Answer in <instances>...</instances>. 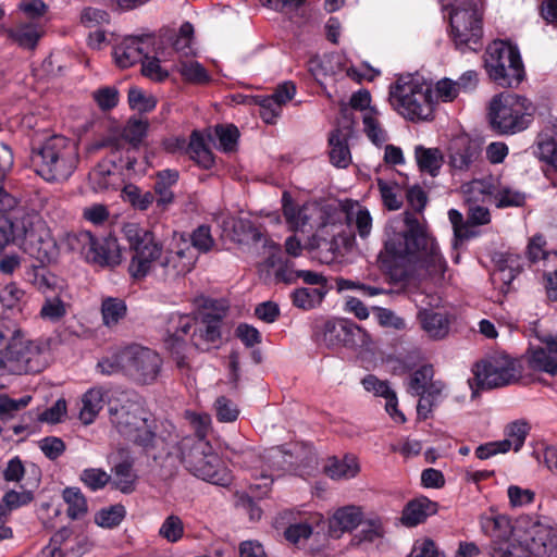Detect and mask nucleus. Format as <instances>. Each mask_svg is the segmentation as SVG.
<instances>
[{
	"mask_svg": "<svg viewBox=\"0 0 557 557\" xmlns=\"http://www.w3.org/2000/svg\"><path fill=\"white\" fill-rule=\"evenodd\" d=\"M123 234L129 245L132 258L128 265L129 275L143 280L153 275L158 281L172 283L189 273L197 260L198 252L206 253L214 246L210 227L198 226L190 235V245L183 242L174 250L163 256V246L156 235L137 223H126Z\"/></svg>",
	"mask_w": 557,
	"mask_h": 557,
	"instance_id": "f257e3e1",
	"label": "nucleus"
},
{
	"mask_svg": "<svg viewBox=\"0 0 557 557\" xmlns=\"http://www.w3.org/2000/svg\"><path fill=\"white\" fill-rule=\"evenodd\" d=\"M399 222H391L385 230L386 240L384 252L379 260L382 265L388 268L387 257L394 259H418L430 269L432 273L443 274L446 270V261L433 236L428 232L425 223L411 212L403 213V226Z\"/></svg>",
	"mask_w": 557,
	"mask_h": 557,
	"instance_id": "f03ea898",
	"label": "nucleus"
},
{
	"mask_svg": "<svg viewBox=\"0 0 557 557\" xmlns=\"http://www.w3.org/2000/svg\"><path fill=\"white\" fill-rule=\"evenodd\" d=\"M108 412L110 423L125 440L145 450L154 447V420L136 394L124 393L115 400L109 401Z\"/></svg>",
	"mask_w": 557,
	"mask_h": 557,
	"instance_id": "7ed1b4c3",
	"label": "nucleus"
},
{
	"mask_svg": "<svg viewBox=\"0 0 557 557\" xmlns=\"http://www.w3.org/2000/svg\"><path fill=\"white\" fill-rule=\"evenodd\" d=\"M5 347L4 364L15 374L38 373L48 364V346L41 341L27 339L10 320L0 319V349Z\"/></svg>",
	"mask_w": 557,
	"mask_h": 557,
	"instance_id": "20e7f679",
	"label": "nucleus"
},
{
	"mask_svg": "<svg viewBox=\"0 0 557 557\" xmlns=\"http://www.w3.org/2000/svg\"><path fill=\"white\" fill-rule=\"evenodd\" d=\"M176 447L182 463L193 475L220 486L231 484L230 471L206 438L185 436Z\"/></svg>",
	"mask_w": 557,
	"mask_h": 557,
	"instance_id": "39448f33",
	"label": "nucleus"
},
{
	"mask_svg": "<svg viewBox=\"0 0 557 557\" xmlns=\"http://www.w3.org/2000/svg\"><path fill=\"white\" fill-rule=\"evenodd\" d=\"M33 152L37 174L49 182L67 180L78 163L76 144L59 135L48 138Z\"/></svg>",
	"mask_w": 557,
	"mask_h": 557,
	"instance_id": "423d86ee",
	"label": "nucleus"
},
{
	"mask_svg": "<svg viewBox=\"0 0 557 557\" xmlns=\"http://www.w3.org/2000/svg\"><path fill=\"white\" fill-rule=\"evenodd\" d=\"M389 102L400 115L409 121H428L433 117L432 89L412 76L399 77L391 86Z\"/></svg>",
	"mask_w": 557,
	"mask_h": 557,
	"instance_id": "0eeeda50",
	"label": "nucleus"
},
{
	"mask_svg": "<svg viewBox=\"0 0 557 557\" xmlns=\"http://www.w3.org/2000/svg\"><path fill=\"white\" fill-rule=\"evenodd\" d=\"M484 69L495 84L503 88L518 87L525 77L519 49L505 40H494L484 52Z\"/></svg>",
	"mask_w": 557,
	"mask_h": 557,
	"instance_id": "6e6552de",
	"label": "nucleus"
},
{
	"mask_svg": "<svg viewBox=\"0 0 557 557\" xmlns=\"http://www.w3.org/2000/svg\"><path fill=\"white\" fill-rule=\"evenodd\" d=\"M532 102L523 96L500 92L488 106L492 128L500 135H512L528 128L533 114Z\"/></svg>",
	"mask_w": 557,
	"mask_h": 557,
	"instance_id": "1a4fd4ad",
	"label": "nucleus"
},
{
	"mask_svg": "<svg viewBox=\"0 0 557 557\" xmlns=\"http://www.w3.org/2000/svg\"><path fill=\"white\" fill-rule=\"evenodd\" d=\"M16 230L17 244L25 253L41 265L57 260L59 256L57 242L46 222L37 213L23 211Z\"/></svg>",
	"mask_w": 557,
	"mask_h": 557,
	"instance_id": "9d476101",
	"label": "nucleus"
},
{
	"mask_svg": "<svg viewBox=\"0 0 557 557\" xmlns=\"http://www.w3.org/2000/svg\"><path fill=\"white\" fill-rule=\"evenodd\" d=\"M449 21L453 40L457 49L476 51L481 47L482 20L474 3L467 1L462 7H454Z\"/></svg>",
	"mask_w": 557,
	"mask_h": 557,
	"instance_id": "9b49d317",
	"label": "nucleus"
},
{
	"mask_svg": "<svg viewBox=\"0 0 557 557\" xmlns=\"http://www.w3.org/2000/svg\"><path fill=\"white\" fill-rule=\"evenodd\" d=\"M521 379L518 362L507 355H494L476 363L474 380L481 388H497Z\"/></svg>",
	"mask_w": 557,
	"mask_h": 557,
	"instance_id": "f8f14e48",
	"label": "nucleus"
},
{
	"mask_svg": "<svg viewBox=\"0 0 557 557\" xmlns=\"http://www.w3.org/2000/svg\"><path fill=\"white\" fill-rule=\"evenodd\" d=\"M117 366L140 383L153 382L161 368L160 356L146 347L129 346L117 352Z\"/></svg>",
	"mask_w": 557,
	"mask_h": 557,
	"instance_id": "ddd939ff",
	"label": "nucleus"
},
{
	"mask_svg": "<svg viewBox=\"0 0 557 557\" xmlns=\"http://www.w3.org/2000/svg\"><path fill=\"white\" fill-rule=\"evenodd\" d=\"M322 343L331 349L338 347L358 348L371 343L364 329L352 321L338 319L326 321L323 325Z\"/></svg>",
	"mask_w": 557,
	"mask_h": 557,
	"instance_id": "4468645a",
	"label": "nucleus"
},
{
	"mask_svg": "<svg viewBox=\"0 0 557 557\" xmlns=\"http://www.w3.org/2000/svg\"><path fill=\"white\" fill-rule=\"evenodd\" d=\"M75 238L88 261L102 267H115L121 263L122 252L115 237L98 238L89 231H82Z\"/></svg>",
	"mask_w": 557,
	"mask_h": 557,
	"instance_id": "2eb2a0df",
	"label": "nucleus"
},
{
	"mask_svg": "<svg viewBox=\"0 0 557 557\" xmlns=\"http://www.w3.org/2000/svg\"><path fill=\"white\" fill-rule=\"evenodd\" d=\"M518 530L525 535L533 555L557 557V528L529 516L518 520Z\"/></svg>",
	"mask_w": 557,
	"mask_h": 557,
	"instance_id": "dca6fc26",
	"label": "nucleus"
},
{
	"mask_svg": "<svg viewBox=\"0 0 557 557\" xmlns=\"http://www.w3.org/2000/svg\"><path fill=\"white\" fill-rule=\"evenodd\" d=\"M196 318L190 314L173 312L169 315L166 323L168 336L164 339L166 348L171 351L176 366L183 369L187 366L184 349L186 347L185 336L194 330Z\"/></svg>",
	"mask_w": 557,
	"mask_h": 557,
	"instance_id": "f3484780",
	"label": "nucleus"
},
{
	"mask_svg": "<svg viewBox=\"0 0 557 557\" xmlns=\"http://www.w3.org/2000/svg\"><path fill=\"white\" fill-rule=\"evenodd\" d=\"M222 319V314L213 312H205L200 319L196 318L190 341L197 349L208 350L210 345L220 341Z\"/></svg>",
	"mask_w": 557,
	"mask_h": 557,
	"instance_id": "a211bd4d",
	"label": "nucleus"
},
{
	"mask_svg": "<svg viewBox=\"0 0 557 557\" xmlns=\"http://www.w3.org/2000/svg\"><path fill=\"white\" fill-rule=\"evenodd\" d=\"M234 232L244 235L240 242L263 243V247L269 249L270 256L265 260V264L270 268L275 267L280 261L281 246L274 240L267 237L265 233L251 221L240 219L234 224Z\"/></svg>",
	"mask_w": 557,
	"mask_h": 557,
	"instance_id": "6ab92c4d",
	"label": "nucleus"
},
{
	"mask_svg": "<svg viewBox=\"0 0 557 557\" xmlns=\"http://www.w3.org/2000/svg\"><path fill=\"white\" fill-rule=\"evenodd\" d=\"M528 364L534 371L557 376V337H550L543 346L528 350Z\"/></svg>",
	"mask_w": 557,
	"mask_h": 557,
	"instance_id": "aec40b11",
	"label": "nucleus"
},
{
	"mask_svg": "<svg viewBox=\"0 0 557 557\" xmlns=\"http://www.w3.org/2000/svg\"><path fill=\"white\" fill-rule=\"evenodd\" d=\"M149 39L144 37H127L113 50V57L117 66L129 67L143 61L148 53Z\"/></svg>",
	"mask_w": 557,
	"mask_h": 557,
	"instance_id": "412c9836",
	"label": "nucleus"
},
{
	"mask_svg": "<svg viewBox=\"0 0 557 557\" xmlns=\"http://www.w3.org/2000/svg\"><path fill=\"white\" fill-rule=\"evenodd\" d=\"M480 523L482 531L492 539V552L494 546H502L517 533H522L518 525L513 528L510 519L504 515L482 516Z\"/></svg>",
	"mask_w": 557,
	"mask_h": 557,
	"instance_id": "4be33fe9",
	"label": "nucleus"
},
{
	"mask_svg": "<svg viewBox=\"0 0 557 557\" xmlns=\"http://www.w3.org/2000/svg\"><path fill=\"white\" fill-rule=\"evenodd\" d=\"M418 320L421 329L434 341L443 339L449 334L451 320L445 311L421 308L418 312Z\"/></svg>",
	"mask_w": 557,
	"mask_h": 557,
	"instance_id": "5701e85b",
	"label": "nucleus"
},
{
	"mask_svg": "<svg viewBox=\"0 0 557 557\" xmlns=\"http://www.w3.org/2000/svg\"><path fill=\"white\" fill-rule=\"evenodd\" d=\"M363 521L362 509L355 505L338 508L329 520V531L333 537H341L345 532H351Z\"/></svg>",
	"mask_w": 557,
	"mask_h": 557,
	"instance_id": "b1692460",
	"label": "nucleus"
},
{
	"mask_svg": "<svg viewBox=\"0 0 557 557\" xmlns=\"http://www.w3.org/2000/svg\"><path fill=\"white\" fill-rule=\"evenodd\" d=\"M479 157V147L468 138H458L450 146L449 163L455 170L468 171Z\"/></svg>",
	"mask_w": 557,
	"mask_h": 557,
	"instance_id": "393cba45",
	"label": "nucleus"
},
{
	"mask_svg": "<svg viewBox=\"0 0 557 557\" xmlns=\"http://www.w3.org/2000/svg\"><path fill=\"white\" fill-rule=\"evenodd\" d=\"M178 172L176 170H162L156 175L154 182V201L157 207L164 210L174 201L172 186L178 181Z\"/></svg>",
	"mask_w": 557,
	"mask_h": 557,
	"instance_id": "a878e982",
	"label": "nucleus"
},
{
	"mask_svg": "<svg viewBox=\"0 0 557 557\" xmlns=\"http://www.w3.org/2000/svg\"><path fill=\"white\" fill-rule=\"evenodd\" d=\"M437 504L426 497L416 498L409 502L401 515V523L406 527H416L422 523L429 516L436 513Z\"/></svg>",
	"mask_w": 557,
	"mask_h": 557,
	"instance_id": "bb28decb",
	"label": "nucleus"
},
{
	"mask_svg": "<svg viewBox=\"0 0 557 557\" xmlns=\"http://www.w3.org/2000/svg\"><path fill=\"white\" fill-rule=\"evenodd\" d=\"M106 391L102 387H91L83 394L79 408V420L88 425L92 423L103 408Z\"/></svg>",
	"mask_w": 557,
	"mask_h": 557,
	"instance_id": "cd10ccee",
	"label": "nucleus"
},
{
	"mask_svg": "<svg viewBox=\"0 0 557 557\" xmlns=\"http://www.w3.org/2000/svg\"><path fill=\"white\" fill-rule=\"evenodd\" d=\"M134 460L125 457L122 461L115 463L112 468V485L124 494H131L136 488L137 474L134 469Z\"/></svg>",
	"mask_w": 557,
	"mask_h": 557,
	"instance_id": "c85d7f7f",
	"label": "nucleus"
},
{
	"mask_svg": "<svg viewBox=\"0 0 557 557\" xmlns=\"http://www.w3.org/2000/svg\"><path fill=\"white\" fill-rule=\"evenodd\" d=\"M8 37L16 45L25 49L36 47L42 35L41 26L38 22L20 23L7 30Z\"/></svg>",
	"mask_w": 557,
	"mask_h": 557,
	"instance_id": "c756f323",
	"label": "nucleus"
},
{
	"mask_svg": "<svg viewBox=\"0 0 557 557\" xmlns=\"http://www.w3.org/2000/svg\"><path fill=\"white\" fill-rule=\"evenodd\" d=\"M414 157L419 170L431 176H436L443 165L444 157L438 148H425L417 146L414 148Z\"/></svg>",
	"mask_w": 557,
	"mask_h": 557,
	"instance_id": "7c9ffc66",
	"label": "nucleus"
},
{
	"mask_svg": "<svg viewBox=\"0 0 557 557\" xmlns=\"http://www.w3.org/2000/svg\"><path fill=\"white\" fill-rule=\"evenodd\" d=\"M359 470V463L354 456H345L343 459L331 458L324 467L325 473L334 480L355 478Z\"/></svg>",
	"mask_w": 557,
	"mask_h": 557,
	"instance_id": "2f4dec72",
	"label": "nucleus"
},
{
	"mask_svg": "<svg viewBox=\"0 0 557 557\" xmlns=\"http://www.w3.org/2000/svg\"><path fill=\"white\" fill-rule=\"evenodd\" d=\"M330 160L337 168L345 169L351 162V154L345 136L339 129L332 132L330 136Z\"/></svg>",
	"mask_w": 557,
	"mask_h": 557,
	"instance_id": "473e14b6",
	"label": "nucleus"
},
{
	"mask_svg": "<svg viewBox=\"0 0 557 557\" xmlns=\"http://www.w3.org/2000/svg\"><path fill=\"white\" fill-rule=\"evenodd\" d=\"M533 552L529 542H525V535L518 533L505 542L502 546H494L492 557H531Z\"/></svg>",
	"mask_w": 557,
	"mask_h": 557,
	"instance_id": "72a5a7b5",
	"label": "nucleus"
},
{
	"mask_svg": "<svg viewBox=\"0 0 557 557\" xmlns=\"http://www.w3.org/2000/svg\"><path fill=\"white\" fill-rule=\"evenodd\" d=\"M187 153L203 169H210L214 163L211 150L207 147L202 135L197 131H194L190 135Z\"/></svg>",
	"mask_w": 557,
	"mask_h": 557,
	"instance_id": "f704fd0d",
	"label": "nucleus"
},
{
	"mask_svg": "<svg viewBox=\"0 0 557 557\" xmlns=\"http://www.w3.org/2000/svg\"><path fill=\"white\" fill-rule=\"evenodd\" d=\"M112 168H114L113 164L101 162L89 173V183L95 191H106L114 187L117 174L112 171Z\"/></svg>",
	"mask_w": 557,
	"mask_h": 557,
	"instance_id": "c9c22d12",
	"label": "nucleus"
},
{
	"mask_svg": "<svg viewBox=\"0 0 557 557\" xmlns=\"http://www.w3.org/2000/svg\"><path fill=\"white\" fill-rule=\"evenodd\" d=\"M327 293L326 287H302L292 294L294 306L309 310L320 305Z\"/></svg>",
	"mask_w": 557,
	"mask_h": 557,
	"instance_id": "e433bc0d",
	"label": "nucleus"
},
{
	"mask_svg": "<svg viewBox=\"0 0 557 557\" xmlns=\"http://www.w3.org/2000/svg\"><path fill=\"white\" fill-rule=\"evenodd\" d=\"M127 307L123 299L107 297L101 304L103 324L108 327L115 326L126 315Z\"/></svg>",
	"mask_w": 557,
	"mask_h": 557,
	"instance_id": "4c0bfd02",
	"label": "nucleus"
},
{
	"mask_svg": "<svg viewBox=\"0 0 557 557\" xmlns=\"http://www.w3.org/2000/svg\"><path fill=\"white\" fill-rule=\"evenodd\" d=\"M177 72L181 74L184 81L202 85L210 82V75L207 70L197 61L194 60H181L175 65Z\"/></svg>",
	"mask_w": 557,
	"mask_h": 557,
	"instance_id": "58836bf2",
	"label": "nucleus"
},
{
	"mask_svg": "<svg viewBox=\"0 0 557 557\" xmlns=\"http://www.w3.org/2000/svg\"><path fill=\"white\" fill-rule=\"evenodd\" d=\"M362 123L363 132L374 145L381 146L387 140V133L381 125L376 109H369L363 112Z\"/></svg>",
	"mask_w": 557,
	"mask_h": 557,
	"instance_id": "ea45409f",
	"label": "nucleus"
},
{
	"mask_svg": "<svg viewBox=\"0 0 557 557\" xmlns=\"http://www.w3.org/2000/svg\"><path fill=\"white\" fill-rule=\"evenodd\" d=\"M307 207L296 206L287 193L283 195V214L292 230L302 228L310 220Z\"/></svg>",
	"mask_w": 557,
	"mask_h": 557,
	"instance_id": "a19ab883",
	"label": "nucleus"
},
{
	"mask_svg": "<svg viewBox=\"0 0 557 557\" xmlns=\"http://www.w3.org/2000/svg\"><path fill=\"white\" fill-rule=\"evenodd\" d=\"M434 376L433 367L424 364L417 369L409 377L407 383V391L411 395L423 396L430 381Z\"/></svg>",
	"mask_w": 557,
	"mask_h": 557,
	"instance_id": "79ce46f5",
	"label": "nucleus"
},
{
	"mask_svg": "<svg viewBox=\"0 0 557 557\" xmlns=\"http://www.w3.org/2000/svg\"><path fill=\"white\" fill-rule=\"evenodd\" d=\"M22 213L17 211L12 216L0 214V251L10 243H17L16 224L22 220Z\"/></svg>",
	"mask_w": 557,
	"mask_h": 557,
	"instance_id": "37998d69",
	"label": "nucleus"
},
{
	"mask_svg": "<svg viewBox=\"0 0 557 557\" xmlns=\"http://www.w3.org/2000/svg\"><path fill=\"white\" fill-rule=\"evenodd\" d=\"M185 533L183 520L177 515L168 516L159 528V536L164 539L168 543H177L181 541Z\"/></svg>",
	"mask_w": 557,
	"mask_h": 557,
	"instance_id": "c03bdc74",
	"label": "nucleus"
},
{
	"mask_svg": "<svg viewBox=\"0 0 557 557\" xmlns=\"http://www.w3.org/2000/svg\"><path fill=\"white\" fill-rule=\"evenodd\" d=\"M123 196L135 209L147 210L154 201L151 191H143L139 187L128 184L123 188Z\"/></svg>",
	"mask_w": 557,
	"mask_h": 557,
	"instance_id": "a18cd8bd",
	"label": "nucleus"
},
{
	"mask_svg": "<svg viewBox=\"0 0 557 557\" xmlns=\"http://www.w3.org/2000/svg\"><path fill=\"white\" fill-rule=\"evenodd\" d=\"M25 292L16 284L10 283L0 290V302L7 309L21 311L26 301Z\"/></svg>",
	"mask_w": 557,
	"mask_h": 557,
	"instance_id": "49530a36",
	"label": "nucleus"
},
{
	"mask_svg": "<svg viewBox=\"0 0 557 557\" xmlns=\"http://www.w3.org/2000/svg\"><path fill=\"white\" fill-rule=\"evenodd\" d=\"M63 498L67 504V515L76 519L87 511V503L82 492L76 487H67L63 492Z\"/></svg>",
	"mask_w": 557,
	"mask_h": 557,
	"instance_id": "de8ad7c7",
	"label": "nucleus"
},
{
	"mask_svg": "<svg viewBox=\"0 0 557 557\" xmlns=\"http://www.w3.org/2000/svg\"><path fill=\"white\" fill-rule=\"evenodd\" d=\"M127 100L129 107L138 112H150L157 104L153 96L144 92L138 87H131L128 89Z\"/></svg>",
	"mask_w": 557,
	"mask_h": 557,
	"instance_id": "09e8293b",
	"label": "nucleus"
},
{
	"mask_svg": "<svg viewBox=\"0 0 557 557\" xmlns=\"http://www.w3.org/2000/svg\"><path fill=\"white\" fill-rule=\"evenodd\" d=\"M126 510L123 505H113L97 512L95 520L103 528H114L124 519Z\"/></svg>",
	"mask_w": 557,
	"mask_h": 557,
	"instance_id": "8fccbe9b",
	"label": "nucleus"
},
{
	"mask_svg": "<svg viewBox=\"0 0 557 557\" xmlns=\"http://www.w3.org/2000/svg\"><path fill=\"white\" fill-rule=\"evenodd\" d=\"M363 522V528L361 531L355 536L358 543L362 542H374L383 537L384 528L383 522L379 517L369 518Z\"/></svg>",
	"mask_w": 557,
	"mask_h": 557,
	"instance_id": "3c124183",
	"label": "nucleus"
},
{
	"mask_svg": "<svg viewBox=\"0 0 557 557\" xmlns=\"http://www.w3.org/2000/svg\"><path fill=\"white\" fill-rule=\"evenodd\" d=\"M66 314L65 304L58 297H47L40 309V317L50 322H58Z\"/></svg>",
	"mask_w": 557,
	"mask_h": 557,
	"instance_id": "603ef678",
	"label": "nucleus"
},
{
	"mask_svg": "<svg viewBox=\"0 0 557 557\" xmlns=\"http://www.w3.org/2000/svg\"><path fill=\"white\" fill-rule=\"evenodd\" d=\"M263 459L270 469L284 470L286 465H292V454L283 447H271L264 451Z\"/></svg>",
	"mask_w": 557,
	"mask_h": 557,
	"instance_id": "864d4df0",
	"label": "nucleus"
},
{
	"mask_svg": "<svg viewBox=\"0 0 557 557\" xmlns=\"http://www.w3.org/2000/svg\"><path fill=\"white\" fill-rule=\"evenodd\" d=\"M296 94V86L292 82H285L277 86L275 91L268 97H264L267 106H274L281 110V107L290 101Z\"/></svg>",
	"mask_w": 557,
	"mask_h": 557,
	"instance_id": "5fc2aeb1",
	"label": "nucleus"
},
{
	"mask_svg": "<svg viewBox=\"0 0 557 557\" xmlns=\"http://www.w3.org/2000/svg\"><path fill=\"white\" fill-rule=\"evenodd\" d=\"M214 409L220 422H234L239 414L237 405L225 396L216 398Z\"/></svg>",
	"mask_w": 557,
	"mask_h": 557,
	"instance_id": "6e6d98bb",
	"label": "nucleus"
},
{
	"mask_svg": "<svg viewBox=\"0 0 557 557\" xmlns=\"http://www.w3.org/2000/svg\"><path fill=\"white\" fill-rule=\"evenodd\" d=\"M81 480L91 491H98L111 481V475L101 469L89 468L82 472Z\"/></svg>",
	"mask_w": 557,
	"mask_h": 557,
	"instance_id": "4d7b16f0",
	"label": "nucleus"
},
{
	"mask_svg": "<svg viewBox=\"0 0 557 557\" xmlns=\"http://www.w3.org/2000/svg\"><path fill=\"white\" fill-rule=\"evenodd\" d=\"M505 434L507 437L504 441L509 442L510 448L512 447L515 451H518L524 444L528 434V424L522 421H515L507 425Z\"/></svg>",
	"mask_w": 557,
	"mask_h": 557,
	"instance_id": "13d9d810",
	"label": "nucleus"
},
{
	"mask_svg": "<svg viewBox=\"0 0 557 557\" xmlns=\"http://www.w3.org/2000/svg\"><path fill=\"white\" fill-rule=\"evenodd\" d=\"M215 135L219 139V146L224 151H232L239 136V132L234 125H218L215 127Z\"/></svg>",
	"mask_w": 557,
	"mask_h": 557,
	"instance_id": "bf43d9fd",
	"label": "nucleus"
},
{
	"mask_svg": "<svg viewBox=\"0 0 557 557\" xmlns=\"http://www.w3.org/2000/svg\"><path fill=\"white\" fill-rule=\"evenodd\" d=\"M348 219L352 222L361 238H366L370 235L372 230V218L368 209L358 208L356 212L348 214Z\"/></svg>",
	"mask_w": 557,
	"mask_h": 557,
	"instance_id": "052dcab7",
	"label": "nucleus"
},
{
	"mask_svg": "<svg viewBox=\"0 0 557 557\" xmlns=\"http://www.w3.org/2000/svg\"><path fill=\"white\" fill-rule=\"evenodd\" d=\"M308 70L314 79L322 84V81L333 73L331 67V59L329 57L314 55L308 62Z\"/></svg>",
	"mask_w": 557,
	"mask_h": 557,
	"instance_id": "680f3d73",
	"label": "nucleus"
},
{
	"mask_svg": "<svg viewBox=\"0 0 557 557\" xmlns=\"http://www.w3.org/2000/svg\"><path fill=\"white\" fill-rule=\"evenodd\" d=\"M140 62L144 76L156 82H162L168 77V71L161 67L160 61L157 58H149L148 53H146Z\"/></svg>",
	"mask_w": 557,
	"mask_h": 557,
	"instance_id": "e2e57ef3",
	"label": "nucleus"
},
{
	"mask_svg": "<svg viewBox=\"0 0 557 557\" xmlns=\"http://www.w3.org/2000/svg\"><path fill=\"white\" fill-rule=\"evenodd\" d=\"M509 504L511 507H522L532 504L535 493L530 488H522L518 485H510L507 490Z\"/></svg>",
	"mask_w": 557,
	"mask_h": 557,
	"instance_id": "0e129e2a",
	"label": "nucleus"
},
{
	"mask_svg": "<svg viewBox=\"0 0 557 557\" xmlns=\"http://www.w3.org/2000/svg\"><path fill=\"white\" fill-rule=\"evenodd\" d=\"M194 36V26L189 22H185L181 25L178 34L173 42V47L177 52H182L188 55L191 49Z\"/></svg>",
	"mask_w": 557,
	"mask_h": 557,
	"instance_id": "69168bd1",
	"label": "nucleus"
},
{
	"mask_svg": "<svg viewBox=\"0 0 557 557\" xmlns=\"http://www.w3.org/2000/svg\"><path fill=\"white\" fill-rule=\"evenodd\" d=\"M34 496L32 491H9L2 498L3 508L8 510V512L16 509L21 506L27 505L33 500Z\"/></svg>",
	"mask_w": 557,
	"mask_h": 557,
	"instance_id": "338daca9",
	"label": "nucleus"
},
{
	"mask_svg": "<svg viewBox=\"0 0 557 557\" xmlns=\"http://www.w3.org/2000/svg\"><path fill=\"white\" fill-rule=\"evenodd\" d=\"M285 537L293 544H299L302 540H308L312 534V525L306 521L293 523L285 530Z\"/></svg>",
	"mask_w": 557,
	"mask_h": 557,
	"instance_id": "774afa93",
	"label": "nucleus"
}]
</instances>
